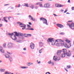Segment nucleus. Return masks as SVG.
I'll list each match as a JSON object with an SVG mask.
<instances>
[{
    "mask_svg": "<svg viewBox=\"0 0 74 74\" xmlns=\"http://www.w3.org/2000/svg\"><path fill=\"white\" fill-rule=\"evenodd\" d=\"M9 60L10 62H11L13 60V59H12V57H9Z\"/></svg>",
    "mask_w": 74,
    "mask_h": 74,
    "instance_id": "obj_25",
    "label": "nucleus"
},
{
    "mask_svg": "<svg viewBox=\"0 0 74 74\" xmlns=\"http://www.w3.org/2000/svg\"><path fill=\"white\" fill-rule=\"evenodd\" d=\"M7 18V17H3V19L5 22H8V21L7 20H6V18Z\"/></svg>",
    "mask_w": 74,
    "mask_h": 74,
    "instance_id": "obj_24",
    "label": "nucleus"
},
{
    "mask_svg": "<svg viewBox=\"0 0 74 74\" xmlns=\"http://www.w3.org/2000/svg\"><path fill=\"white\" fill-rule=\"evenodd\" d=\"M53 15L55 16H58V15H56L55 14H53Z\"/></svg>",
    "mask_w": 74,
    "mask_h": 74,
    "instance_id": "obj_45",
    "label": "nucleus"
},
{
    "mask_svg": "<svg viewBox=\"0 0 74 74\" xmlns=\"http://www.w3.org/2000/svg\"><path fill=\"white\" fill-rule=\"evenodd\" d=\"M66 41L67 42H68V43H70V40H66Z\"/></svg>",
    "mask_w": 74,
    "mask_h": 74,
    "instance_id": "obj_33",
    "label": "nucleus"
},
{
    "mask_svg": "<svg viewBox=\"0 0 74 74\" xmlns=\"http://www.w3.org/2000/svg\"><path fill=\"white\" fill-rule=\"evenodd\" d=\"M60 34L61 35H64V34H65V33L64 32H61L60 33Z\"/></svg>",
    "mask_w": 74,
    "mask_h": 74,
    "instance_id": "obj_34",
    "label": "nucleus"
},
{
    "mask_svg": "<svg viewBox=\"0 0 74 74\" xmlns=\"http://www.w3.org/2000/svg\"><path fill=\"white\" fill-rule=\"evenodd\" d=\"M48 74H51V73H49V72H48Z\"/></svg>",
    "mask_w": 74,
    "mask_h": 74,
    "instance_id": "obj_60",
    "label": "nucleus"
},
{
    "mask_svg": "<svg viewBox=\"0 0 74 74\" xmlns=\"http://www.w3.org/2000/svg\"><path fill=\"white\" fill-rule=\"evenodd\" d=\"M39 6L40 7H43L42 4H39Z\"/></svg>",
    "mask_w": 74,
    "mask_h": 74,
    "instance_id": "obj_38",
    "label": "nucleus"
},
{
    "mask_svg": "<svg viewBox=\"0 0 74 74\" xmlns=\"http://www.w3.org/2000/svg\"><path fill=\"white\" fill-rule=\"evenodd\" d=\"M61 12H63V11H64V10H61Z\"/></svg>",
    "mask_w": 74,
    "mask_h": 74,
    "instance_id": "obj_53",
    "label": "nucleus"
},
{
    "mask_svg": "<svg viewBox=\"0 0 74 74\" xmlns=\"http://www.w3.org/2000/svg\"><path fill=\"white\" fill-rule=\"evenodd\" d=\"M5 74H14L13 73H10L6 71L5 72Z\"/></svg>",
    "mask_w": 74,
    "mask_h": 74,
    "instance_id": "obj_23",
    "label": "nucleus"
},
{
    "mask_svg": "<svg viewBox=\"0 0 74 74\" xmlns=\"http://www.w3.org/2000/svg\"><path fill=\"white\" fill-rule=\"evenodd\" d=\"M63 6H64L63 5L60 4L59 5V7H63Z\"/></svg>",
    "mask_w": 74,
    "mask_h": 74,
    "instance_id": "obj_35",
    "label": "nucleus"
},
{
    "mask_svg": "<svg viewBox=\"0 0 74 74\" xmlns=\"http://www.w3.org/2000/svg\"><path fill=\"white\" fill-rule=\"evenodd\" d=\"M38 64H40L41 63V61H39L38 62Z\"/></svg>",
    "mask_w": 74,
    "mask_h": 74,
    "instance_id": "obj_48",
    "label": "nucleus"
},
{
    "mask_svg": "<svg viewBox=\"0 0 74 74\" xmlns=\"http://www.w3.org/2000/svg\"><path fill=\"white\" fill-rule=\"evenodd\" d=\"M14 33H15V34L14 35V38H13L12 37V36L14 35V33H9L8 34V35L9 36H10L11 38L12 39V40H13L14 41H15L17 39L16 38V36L17 37H19V36H21V37H23V34L21 33H17V32H14Z\"/></svg>",
    "mask_w": 74,
    "mask_h": 74,
    "instance_id": "obj_1",
    "label": "nucleus"
},
{
    "mask_svg": "<svg viewBox=\"0 0 74 74\" xmlns=\"http://www.w3.org/2000/svg\"><path fill=\"white\" fill-rule=\"evenodd\" d=\"M44 18H45L41 17L40 18V21H41L42 20V21H43V19H44Z\"/></svg>",
    "mask_w": 74,
    "mask_h": 74,
    "instance_id": "obj_31",
    "label": "nucleus"
},
{
    "mask_svg": "<svg viewBox=\"0 0 74 74\" xmlns=\"http://www.w3.org/2000/svg\"><path fill=\"white\" fill-rule=\"evenodd\" d=\"M63 45L66 48H70V46L67 45L65 43H63Z\"/></svg>",
    "mask_w": 74,
    "mask_h": 74,
    "instance_id": "obj_16",
    "label": "nucleus"
},
{
    "mask_svg": "<svg viewBox=\"0 0 74 74\" xmlns=\"http://www.w3.org/2000/svg\"><path fill=\"white\" fill-rule=\"evenodd\" d=\"M0 51L2 53H4V50L3 49V47L1 46H0Z\"/></svg>",
    "mask_w": 74,
    "mask_h": 74,
    "instance_id": "obj_17",
    "label": "nucleus"
},
{
    "mask_svg": "<svg viewBox=\"0 0 74 74\" xmlns=\"http://www.w3.org/2000/svg\"><path fill=\"white\" fill-rule=\"evenodd\" d=\"M20 7H21V5L20 4L18 5V7L19 8Z\"/></svg>",
    "mask_w": 74,
    "mask_h": 74,
    "instance_id": "obj_47",
    "label": "nucleus"
},
{
    "mask_svg": "<svg viewBox=\"0 0 74 74\" xmlns=\"http://www.w3.org/2000/svg\"><path fill=\"white\" fill-rule=\"evenodd\" d=\"M39 44L40 47H42L44 45V43L41 42H39Z\"/></svg>",
    "mask_w": 74,
    "mask_h": 74,
    "instance_id": "obj_12",
    "label": "nucleus"
},
{
    "mask_svg": "<svg viewBox=\"0 0 74 74\" xmlns=\"http://www.w3.org/2000/svg\"><path fill=\"white\" fill-rule=\"evenodd\" d=\"M10 8V9L11 10H14V7L10 6L8 7V8Z\"/></svg>",
    "mask_w": 74,
    "mask_h": 74,
    "instance_id": "obj_28",
    "label": "nucleus"
},
{
    "mask_svg": "<svg viewBox=\"0 0 74 74\" xmlns=\"http://www.w3.org/2000/svg\"><path fill=\"white\" fill-rule=\"evenodd\" d=\"M4 55L5 56L6 58H10V56L7 54H4Z\"/></svg>",
    "mask_w": 74,
    "mask_h": 74,
    "instance_id": "obj_19",
    "label": "nucleus"
},
{
    "mask_svg": "<svg viewBox=\"0 0 74 74\" xmlns=\"http://www.w3.org/2000/svg\"><path fill=\"white\" fill-rule=\"evenodd\" d=\"M29 18H30V20H32L33 21H35V19L33 18L31 16V15H29L28 16Z\"/></svg>",
    "mask_w": 74,
    "mask_h": 74,
    "instance_id": "obj_14",
    "label": "nucleus"
},
{
    "mask_svg": "<svg viewBox=\"0 0 74 74\" xmlns=\"http://www.w3.org/2000/svg\"><path fill=\"white\" fill-rule=\"evenodd\" d=\"M2 63V61L0 60V63Z\"/></svg>",
    "mask_w": 74,
    "mask_h": 74,
    "instance_id": "obj_58",
    "label": "nucleus"
},
{
    "mask_svg": "<svg viewBox=\"0 0 74 74\" xmlns=\"http://www.w3.org/2000/svg\"><path fill=\"white\" fill-rule=\"evenodd\" d=\"M14 47V44L12 43H9L8 44V48H12Z\"/></svg>",
    "mask_w": 74,
    "mask_h": 74,
    "instance_id": "obj_5",
    "label": "nucleus"
},
{
    "mask_svg": "<svg viewBox=\"0 0 74 74\" xmlns=\"http://www.w3.org/2000/svg\"><path fill=\"white\" fill-rule=\"evenodd\" d=\"M47 42H51V45H54L56 42H63V41L61 39H57L56 40L53 38H49L48 39Z\"/></svg>",
    "mask_w": 74,
    "mask_h": 74,
    "instance_id": "obj_2",
    "label": "nucleus"
},
{
    "mask_svg": "<svg viewBox=\"0 0 74 74\" xmlns=\"http://www.w3.org/2000/svg\"><path fill=\"white\" fill-rule=\"evenodd\" d=\"M3 26V25L2 24H0V27Z\"/></svg>",
    "mask_w": 74,
    "mask_h": 74,
    "instance_id": "obj_52",
    "label": "nucleus"
},
{
    "mask_svg": "<svg viewBox=\"0 0 74 74\" xmlns=\"http://www.w3.org/2000/svg\"><path fill=\"white\" fill-rule=\"evenodd\" d=\"M7 53H8V54H9V55H11L12 54V53L9 52L8 51L7 52Z\"/></svg>",
    "mask_w": 74,
    "mask_h": 74,
    "instance_id": "obj_42",
    "label": "nucleus"
},
{
    "mask_svg": "<svg viewBox=\"0 0 74 74\" xmlns=\"http://www.w3.org/2000/svg\"><path fill=\"white\" fill-rule=\"evenodd\" d=\"M67 10H65V11L64 12V13H66V12H67Z\"/></svg>",
    "mask_w": 74,
    "mask_h": 74,
    "instance_id": "obj_55",
    "label": "nucleus"
},
{
    "mask_svg": "<svg viewBox=\"0 0 74 74\" xmlns=\"http://www.w3.org/2000/svg\"><path fill=\"white\" fill-rule=\"evenodd\" d=\"M72 10H74V7H72Z\"/></svg>",
    "mask_w": 74,
    "mask_h": 74,
    "instance_id": "obj_50",
    "label": "nucleus"
},
{
    "mask_svg": "<svg viewBox=\"0 0 74 74\" xmlns=\"http://www.w3.org/2000/svg\"><path fill=\"white\" fill-rule=\"evenodd\" d=\"M11 16H9L8 17V19L9 20V21H10V19H11Z\"/></svg>",
    "mask_w": 74,
    "mask_h": 74,
    "instance_id": "obj_40",
    "label": "nucleus"
},
{
    "mask_svg": "<svg viewBox=\"0 0 74 74\" xmlns=\"http://www.w3.org/2000/svg\"><path fill=\"white\" fill-rule=\"evenodd\" d=\"M63 45V43H62L61 42H60V43H57L56 44V46H57V47H60V46H62V45Z\"/></svg>",
    "mask_w": 74,
    "mask_h": 74,
    "instance_id": "obj_15",
    "label": "nucleus"
},
{
    "mask_svg": "<svg viewBox=\"0 0 74 74\" xmlns=\"http://www.w3.org/2000/svg\"><path fill=\"white\" fill-rule=\"evenodd\" d=\"M25 37H28L27 34H24Z\"/></svg>",
    "mask_w": 74,
    "mask_h": 74,
    "instance_id": "obj_29",
    "label": "nucleus"
},
{
    "mask_svg": "<svg viewBox=\"0 0 74 74\" xmlns=\"http://www.w3.org/2000/svg\"><path fill=\"white\" fill-rule=\"evenodd\" d=\"M51 66H53L54 65V63L53 62H51Z\"/></svg>",
    "mask_w": 74,
    "mask_h": 74,
    "instance_id": "obj_41",
    "label": "nucleus"
},
{
    "mask_svg": "<svg viewBox=\"0 0 74 74\" xmlns=\"http://www.w3.org/2000/svg\"><path fill=\"white\" fill-rule=\"evenodd\" d=\"M66 14H70V13L69 12L66 13Z\"/></svg>",
    "mask_w": 74,
    "mask_h": 74,
    "instance_id": "obj_62",
    "label": "nucleus"
},
{
    "mask_svg": "<svg viewBox=\"0 0 74 74\" xmlns=\"http://www.w3.org/2000/svg\"><path fill=\"white\" fill-rule=\"evenodd\" d=\"M16 42H18L19 43H21L22 42H21V40H16Z\"/></svg>",
    "mask_w": 74,
    "mask_h": 74,
    "instance_id": "obj_32",
    "label": "nucleus"
},
{
    "mask_svg": "<svg viewBox=\"0 0 74 74\" xmlns=\"http://www.w3.org/2000/svg\"><path fill=\"white\" fill-rule=\"evenodd\" d=\"M23 49V50H24V51H26V50L25 48H24Z\"/></svg>",
    "mask_w": 74,
    "mask_h": 74,
    "instance_id": "obj_56",
    "label": "nucleus"
},
{
    "mask_svg": "<svg viewBox=\"0 0 74 74\" xmlns=\"http://www.w3.org/2000/svg\"><path fill=\"white\" fill-rule=\"evenodd\" d=\"M67 2H68V3H71L70 0H68Z\"/></svg>",
    "mask_w": 74,
    "mask_h": 74,
    "instance_id": "obj_46",
    "label": "nucleus"
},
{
    "mask_svg": "<svg viewBox=\"0 0 74 74\" xmlns=\"http://www.w3.org/2000/svg\"><path fill=\"white\" fill-rule=\"evenodd\" d=\"M56 25L57 26H58V27H60V28H61V29H62V28H63L64 27V26L60 24H56Z\"/></svg>",
    "mask_w": 74,
    "mask_h": 74,
    "instance_id": "obj_9",
    "label": "nucleus"
},
{
    "mask_svg": "<svg viewBox=\"0 0 74 74\" xmlns=\"http://www.w3.org/2000/svg\"><path fill=\"white\" fill-rule=\"evenodd\" d=\"M50 6H51V5L48 3H45L44 5V7L46 8H49Z\"/></svg>",
    "mask_w": 74,
    "mask_h": 74,
    "instance_id": "obj_6",
    "label": "nucleus"
},
{
    "mask_svg": "<svg viewBox=\"0 0 74 74\" xmlns=\"http://www.w3.org/2000/svg\"><path fill=\"white\" fill-rule=\"evenodd\" d=\"M27 26H28L29 27H31L29 25H27Z\"/></svg>",
    "mask_w": 74,
    "mask_h": 74,
    "instance_id": "obj_57",
    "label": "nucleus"
},
{
    "mask_svg": "<svg viewBox=\"0 0 74 74\" xmlns=\"http://www.w3.org/2000/svg\"><path fill=\"white\" fill-rule=\"evenodd\" d=\"M69 45L70 47H71V43L69 44Z\"/></svg>",
    "mask_w": 74,
    "mask_h": 74,
    "instance_id": "obj_59",
    "label": "nucleus"
},
{
    "mask_svg": "<svg viewBox=\"0 0 74 74\" xmlns=\"http://www.w3.org/2000/svg\"><path fill=\"white\" fill-rule=\"evenodd\" d=\"M44 51V48H42L41 49H40L39 51V53H41L42 52V51Z\"/></svg>",
    "mask_w": 74,
    "mask_h": 74,
    "instance_id": "obj_20",
    "label": "nucleus"
},
{
    "mask_svg": "<svg viewBox=\"0 0 74 74\" xmlns=\"http://www.w3.org/2000/svg\"><path fill=\"white\" fill-rule=\"evenodd\" d=\"M62 52H63V53L60 56L62 58H64L66 55L67 56H70L71 55V53H70V51H69L67 52V50L66 49H62Z\"/></svg>",
    "mask_w": 74,
    "mask_h": 74,
    "instance_id": "obj_3",
    "label": "nucleus"
},
{
    "mask_svg": "<svg viewBox=\"0 0 74 74\" xmlns=\"http://www.w3.org/2000/svg\"><path fill=\"white\" fill-rule=\"evenodd\" d=\"M34 46H35L34 44H33L32 42H31L30 44V47L32 49L34 48Z\"/></svg>",
    "mask_w": 74,
    "mask_h": 74,
    "instance_id": "obj_10",
    "label": "nucleus"
},
{
    "mask_svg": "<svg viewBox=\"0 0 74 74\" xmlns=\"http://www.w3.org/2000/svg\"><path fill=\"white\" fill-rule=\"evenodd\" d=\"M60 58L59 57L58 58H55V56H54L53 58V60H54L55 61H56V60H60Z\"/></svg>",
    "mask_w": 74,
    "mask_h": 74,
    "instance_id": "obj_13",
    "label": "nucleus"
},
{
    "mask_svg": "<svg viewBox=\"0 0 74 74\" xmlns=\"http://www.w3.org/2000/svg\"><path fill=\"white\" fill-rule=\"evenodd\" d=\"M29 30H34V29L33 28H29Z\"/></svg>",
    "mask_w": 74,
    "mask_h": 74,
    "instance_id": "obj_43",
    "label": "nucleus"
},
{
    "mask_svg": "<svg viewBox=\"0 0 74 74\" xmlns=\"http://www.w3.org/2000/svg\"><path fill=\"white\" fill-rule=\"evenodd\" d=\"M44 19H43L42 22L43 24H45L46 25L48 26V22L47 21V20L45 18H43Z\"/></svg>",
    "mask_w": 74,
    "mask_h": 74,
    "instance_id": "obj_7",
    "label": "nucleus"
},
{
    "mask_svg": "<svg viewBox=\"0 0 74 74\" xmlns=\"http://www.w3.org/2000/svg\"><path fill=\"white\" fill-rule=\"evenodd\" d=\"M47 63L48 64H50L51 63V60H50V61H49Z\"/></svg>",
    "mask_w": 74,
    "mask_h": 74,
    "instance_id": "obj_36",
    "label": "nucleus"
},
{
    "mask_svg": "<svg viewBox=\"0 0 74 74\" xmlns=\"http://www.w3.org/2000/svg\"><path fill=\"white\" fill-rule=\"evenodd\" d=\"M7 45V44L6 43H5L3 44V47L5 48H6V45Z\"/></svg>",
    "mask_w": 74,
    "mask_h": 74,
    "instance_id": "obj_27",
    "label": "nucleus"
},
{
    "mask_svg": "<svg viewBox=\"0 0 74 74\" xmlns=\"http://www.w3.org/2000/svg\"><path fill=\"white\" fill-rule=\"evenodd\" d=\"M55 5L56 7H58V8L59 7V5L58 4H55Z\"/></svg>",
    "mask_w": 74,
    "mask_h": 74,
    "instance_id": "obj_30",
    "label": "nucleus"
},
{
    "mask_svg": "<svg viewBox=\"0 0 74 74\" xmlns=\"http://www.w3.org/2000/svg\"><path fill=\"white\" fill-rule=\"evenodd\" d=\"M27 65H28L29 66H30V63L29 62V63H27Z\"/></svg>",
    "mask_w": 74,
    "mask_h": 74,
    "instance_id": "obj_37",
    "label": "nucleus"
},
{
    "mask_svg": "<svg viewBox=\"0 0 74 74\" xmlns=\"http://www.w3.org/2000/svg\"><path fill=\"white\" fill-rule=\"evenodd\" d=\"M5 69H0V72H4Z\"/></svg>",
    "mask_w": 74,
    "mask_h": 74,
    "instance_id": "obj_21",
    "label": "nucleus"
},
{
    "mask_svg": "<svg viewBox=\"0 0 74 74\" xmlns=\"http://www.w3.org/2000/svg\"><path fill=\"white\" fill-rule=\"evenodd\" d=\"M10 4H5V5H4L5 6H6L7 5H9Z\"/></svg>",
    "mask_w": 74,
    "mask_h": 74,
    "instance_id": "obj_44",
    "label": "nucleus"
},
{
    "mask_svg": "<svg viewBox=\"0 0 74 74\" xmlns=\"http://www.w3.org/2000/svg\"><path fill=\"white\" fill-rule=\"evenodd\" d=\"M21 69H27L28 68V67L27 66V67H25V66H21Z\"/></svg>",
    "mask_w": 74,
    "mask_h": 74,
    "instance_id": "obj_26",
    "label": "nucleus"
},
{
    "mask_svg": "<svg viewBox=\"0 0 74 74\" xmlns=\"http://www.w3.org/2000/svg\"><path fill=\"white\" fill-rule=\"evenodd\" d=\"M29 29H29V28H27L26 29V30H29Z\"/></svg>",
    "mask_w": 74,
    "mask_h": 74,
    "instance_id": "obj_64",
    "label": "nucleus"
},
{
    "mask_svg": "<svg viewBox=\"0 0 74 74\" xmlns=\"http://www.w3.org/2000/svg\"><path fill=\"white\" fill-rule=\"evenodd\" d=\"M40 4V3H36V4L38 5V4Z\"/></svg>",
    "mask_w": 74,
    "mask_h": 74,
    "instance_id": "obj_61",
    "label": "nucleus"
},
{
    "mask_svg": "<svg viewBox=\"0 0 74 74\" xmlns=\"http://www.w3.org/2000/svg\"><path fill=\"white\" fill-rule=\"evenodd\" d=\"M63 50H58L57 51V55L58 56H60V55H61V53L63 52Z\"/></svg>",
    "mask_w": 74,
    "mask_h": 74,
    "instance_id": "obj_8",
    "label": "nucleus"
},
{
    "mask_svg": "<svg viewBox=\"0 0 74 74\" xmlns=\"http://www.w3.org/2000/svg\"><path fill=\"white\" fill-rule=\"evenodd\" d=\"M71 68V66L70 65H68L67 66V67L66 68V69H69Z\"/></svg>",
    "mask_w": 74,
    "mask_h": 74,
    "instance_id": "obj_22",
    "label": "nucleus"
},
{
    "mask_svg": "<svg viewBox=\"0 0 74 74\" xmlns=\"http://www.w3.org/2000/svg\"><path fill=\"white\" fill-rule=\"evenodd\" d=\"M30 65H32V64H33V63H30Z\"/></svg>",
    "mask_w": 74,
    "mask_h": 74,
    "instance_id": "obj_63",
    "label": "nucleus"
},
{
    "mask_svg": "<svg viewBox=\"0 0 74 74\" xmlns=\"http://www.w3.org/2000/svg\"><path fill=\"white\" fill-rule=\"evenodd\" d=\"M37 8H38V7L37 6L35 7V9H37Z\"/></svg>",
    "mask_w": 74,
    "mask_h": 74,
    "instance_id": "obj_51",
    "label": "nucleus"
},
{
    "mask_svg": "<svg viewBox=\"0 0 74 74\" xmlns=\"http://www.w3.org/2000/svg\"><path fill=\"white\" fill-rule=\"evenodd\" d=\"M22 6L24 7H29V3H24L23 5H22Z\"/></svg>",
    "mask_w": 74,
    "mask_h": 74,
    "instance_id": "obj_11",
    "label": "nucleus"
},
{
    "mask_svg": "<svg viewBox=\"0 0 74 74\" xmlns=\"http://www.w3.org/2000/svg\"><path fill=\"white\" fill-rule=\"evenodd\" d=\"M29 25H32V23H31V22H29Z\"/></svg>",
    "mask_w": 74,
    "mask_h": 74,
    "instance_id": "obj_49",
    "label": "nucleus"
},
{
    "mask_svg": "<svg viewBox=\"0 0 74 74\" xmlns=\"http://www.w3.org/2000/svg\"><path fill=\"white\" fill-rule=\"evenodd\" d=\"M29 7L31 8L32 9L34 8V5H32L31 4H29Z\"/></svg>",
    "mask_w": 74,
    "mask_h": 74,
    "instance_id": "obj_18",
    "label": "nucleus"
},
{
    "mask_svg": "<svg viewBox=\"0 0 74 74\" xmlns=\"http://www.w3.org/2000/svg\"><path fill=\"white\" fill-rule=\"evenodd\" d=\"M65 70L66 71H67V72H68V70H67V69H66L65 68Z\"/></svg>",
    "mask_w": 74,
    "mask_h": 74,
    "instance_id": "obj_54",
    "label": "nucleus"
},
{
    "mask_svg": "<svg viewBox=\"0 0 74 74\" xmlns=\"http://www.w3.org/2000/svg\"><path fill=\"white\" fill-rule=\"evenodd\" d=\"M17 23L18 24H19L20 26L21 27H23L22 28V29L23 30H24V29H26V25H25L23 24H22V23H21L19 22H17Z\"/></svg>",
    "mask_w": 74,
    "mask_h": 74,
    "instance_id": "obj_4",
    "label": "nucleus"
},
{
    "mask_svg": "<svg viewBox=\"0 0 74 74\" xmlns=\"http://www.w3.org/2000/svg\"><path fill=\"white\" fill-rule=\"evenodd\" d=\"M28 37H31L32 36V35L31 34H27Z\"/></svg>",
    "mask_w": 74,
    "mask_h": 74,
    "instance_id": "obj_39",
    "label": "nucleus"
}]
</instances>
